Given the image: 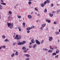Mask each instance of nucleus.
I'll use <instances>...</instances> for the list:
<instances>
[{
    "label": "nucleus",
    "instance_id": "f257e3e1",
    "mask_svg": "<svg viewBox=\"0 0 60 60\" xmlns=\"http://www.w3.org/2000/svg\"><path fill=\"white\" fill-rule=\"evenodd\" d=\"M7 25L8 27H10V28H12L13 27V23H12V24L10 23H8L7 24Z\"/></svg>",
    "mask_w": 60,
    "mask_h": 60
},
{
    "label": "nucleus",
    "instance_id": "f03ea898",
    "mask_svg": "<svg viewBox=\"0 0 60 60\" xmlns=\"http://www.w3.org/2000/svg\"><path fill=\"white\" fill-rule=\"evenodd\" d=\"M35 42L37 44H38V45H40V42H39V41H38V40H36Z\"/></svg>",
    "mask_w": 60,
    "mask_h": 60
},
{
    "label": "nucleus",
    "instance_id": "7ed1b4c3",
    "mask_svg": "<svg viewBox=\"0 0 60 60\" xmlns=\"http://www.w3.org/2000/svg\"><path fill=\"white\" fill-rule=\"evenodd\" d=\"M53 39V38L52 37H49V40L50 41H51Z\"/></svg>",
    "mask_w": 60,
    "mask_h": 60
},
{
    "label": "nucleus",
    "instance_id": "20e7f679",
    "mask_svg": "<svg viewBox=\"0 0 60 60\" xmlns=\"http://www.w3.org/2000/svg\"><path fill=\"white\" fill-rule=\"evenodd\" d=\"M21 36L19 35L18 37V38H16V39L17 40H19V39H21Z\"/></svg>",
    "mask_w": 60,
    "mask_h": 60
},
{
    "label": "nucleus",
    "instance_id": "39448f33",
    "mask_svg": "<svg viewBox=\"0 0 60 60\" xmlns=\"http://www.w3.org/2000/svg\"><path fill=\"white\" fill-rule=\"evenodd\" d=\"M21 42L22 45H23V44H24L26 43V41H23L22 42Z\"/></svg>",
    "mask_w": 60,
    "mask_h": 60
},
{
    "label": "nucleus",
    "instance_id": "423d86ee",
    "mask_svg": "<svg viewBox=\"0 0 60 60\" xmlns=\"http://www.w3.org/2000/svg\"><path fill=\"white\" fill-rule=\"evenodd\" d=\"M31 29H32V28L30 27H28L26 28V30H30Z\"/></svg>",
    "mask_w": 60,
    "mask_h": 60
},
{
    "label": "nucleus",
    "instance_id": "0eeeda50",
    "mask_svg": "<svg viewBox=\"0 0 60 60\" xmlns=\"http://www.w3.org/2000/svg\"><path fill=\"white\" fill-rule=\"evenodd\" d=\"M28 17L29 19H31L32 18V17L31 15H28Z\"/></svg>",
    "mask_w": 60,
    "mask_h": 60
},
{
    "label": "nucleus",
    "instance_id": "6e6552de",
    "mask_svg": "<svg viewBox=\"0 0 60 60\" xmlns=\"http://www.w3.org/2000/svg\"><path fill=\"white\" fill-rule=\"evenodd\" d=\"M17 45H22V43L21 42H19V43H17Z\"/></svg>",
    "mask_w": 60,
    "mask_h": 60
},
{
    "label": "nucleus",
    "instance_id": "1a4fd4ad",
    "mask_svg": "<svg viewBox=\"0 0 60 60\" xmlns=\"http://www.w3.org/2000/svg\"><path fill=\"white\" fill-rule=\"evenodd\" d=\"M59 52V49H57L56 51V54H58Z\"/></svg>",
    "mask_w": 60,
    "mask_h": 60
},
{
    "label": "nucleus",
    "instance_id": "9d476101",
    "mask_svg": "<svg viewBox=\"0 0 60 60\" xmlns=\"http://www.w3.org/2000/svg\"><path fill=\"white\" fill-rule=\"evenodd\" d=\"M31 41L32 43H34V39H32V40H31Z\"/></svg>",
    "mask_w": 60,
    "mask_h": 60
},
{
    "label": "nucleus",
    "instance_id": "9b49d317",
    "mask_svg": "<svg viewBox=\"0 0 60 60\" xmlns=\"http://www.w3.org/2000/svg\"><path fill=\"white\" fill-rule=\"evenodd\" d=\"M46 25V24H43L41 25V26H42V27H45V26Z\"/></svg>",
    "mask_w": 60,
    "mask_h": 60
},
{
    "label": "nucleus",
    "instance_id": "f8f14e48",
    "mask_svg": "<svg viewBox=\"0 0 60 60\" xmlns=\"http://www.w3.org/2000/svg\"><path fill=\"white\" fill-rule=\"evenodd\" d=\"M46 22H48V23H50V22H51L50 20L47 19H46Z\"/></svg>",
    "mask_w": 60,
    "mask_h": 60
},
{
    "label": "nucleus",
    "instance_id": "ddd939ff",
    "mask_svg": "<svg viewBox=\"0 0 60 60\" xmlns=\"http://www.w3.org/2000/svg\"><path fill=\"white\" fill-rule=\"evenodd\" d=\"M41 5L42 7H43L45 6V5L43 4H41Z\"/></svg>",
    "mask_w": 60,
    "mask_h": 60
},
{
    "label": "nucleus",
    "instance_id": "4468645a",
    "mask_svg": "<svg viewBox=\"0 0 60 60\" xmlns=\"http://www.w3.org/2000/svg\"><path fill=\"white\" fill-rule=\"evenodd\" d=\"M49 15H50V16L51 17H52L53 15L51 14V13H50Z\"/></svg>",
    "mask_w": 60,
    "mask_h": 60
},
{
    "label": "nucleus",
    "instance_id": "2eb2a0df",
    "mask_svg": "<svg viewBox=\"0 0 60 60\" xmlns=\"http://www.w3.org/2000/svg\"><path fill=\"white\" fill-rule=\"evenodd\" d=\"M22 49H23L24 50H26V48L25 47H23L22 48Z\"/></svg>",
    "mask_w": 60,
    "mask_h": 60
},
{
    "label": "nucleus",
    "instance_id": "dca6fc26",
    "mask_svg": "<svg viewBox=\"0 0 60 60\" xmlns=\"http://www.w3.org/2000/svg\"><path fill=\"white\" fill-rule=\"evenodd\" d=\"M43 50H45V51H48V49L46 48H43Z\"/></svg>",
    "mask_w": 60,
    "mask_h": 60
},
{
    "label": "nucleus",
    "instance_id": "f3484780",
    "mask_svg": "<svg viewBox=\"0 0 60 60\" xmlns=\"http://www.w3.org/2000/svg\"><path fill=\"white\" fill-rule=\"evenodd\" d=\"M52 51H52V50H48V52L49 53H51V52H52Z\"/></svg>",
    "mask_w": 60,
    "mask_h": 60
},
{
    "label": "nucleus",
    "instance_id": "a211bd4d",
    "mask_svg": "<svg viewBox=\"0 0 60 60\" xmlns=\"http://www.w3.org/2000/svg\"><path fill=\"white\" fill-rule=\"evenodd\" d=\"M55 34L56 35H58V34H59V32H55Z\"/></svg>",
    "mask_w": 60,
    "mask_h": 60
},
{
    "label": "nucleus",
    "instance_id": "6ab92c4d",
    "mask_svg": "<svg viewBox=\"0 0 60 60\" xmlns=\"http://www.w3.org/2000/svg\"><path fill=\"white\" fill-rule=\"evenodd\" d=\"M18 54H18V52L17 51L16 52L15 54V55L17 56V55H18Z\"/></svg>",
    "mask_w": 60,
    "mask_h": 60
},
{
    "label": "nucleus",
    "instance_id": "aec40b11",
    "mask_svg": "<svg viewBox=\"0 0 60 60\" xmlns=\"http://www.w3.org/2000/svg\"><path fill=\"white\" fill-rule=\"evenodd\" d=\"M25 55L26 56H27L28 57H29L30 56V55L28 54H25Z\"/></svg>",
    "mask_w": 60,
    "mask_h": 60
},
{
    "label": "nucleus",
    "instance_id": "412c9836",
    "mask_svg": "<svg viewBox=\"0 0 60 60\" xmlns=\"http://www.w3.org/2000/svg\"><path fill=\"white\" fill-rule=\"evenodd\" d=\"M18 28L19 29V31H21V29H20V27H19V26H18Z\"/></svg>",
    "mask_w": 60,
    "mask_h": 60
},
{
    "label": "nucleus",
    "instance_id": "4be33fe9",
    "mask_svg": "<svg viewBox=\"0 0 60 60\" xmlns=\"http://www.w3.org/2000/svg\"><path fill=\"white\" fill-rule=\"evenodd\" d=\"M37 47V45L36 44L34 45L33 46V47L34 48H35V47Z\"/></svg>",
    "mask_w": 60,
    "mask_h": 60
},
{
    "label": "nucleus",
    "instance_id": "5701e85b",
    "mask_svg": "<svg viewBox=\"0 0 60 60\" xmlns=\"http://www.w3.org/2000/svg\"><path fill=\"white\" fill-rule=\"evenodd\" d=\"M3 9V7H2V5L0 4V9Z\"/></svg>",
    "mask_w": 60,
    "mask_h": 60
},
{
    "label": "nucleus",
    "instance_id": "b1692460",
    "mask_svg": "<svg viewBox=\"0 0 60 60\" xmlns=\"http://www.w3.org/2000/svg\"><path fill=\"white\" fill-rule=\"evenodd\" d=\"M17 17H18V18L19 19H20L21 18V16H19V15H17Z\"/></svg>",
    "mask_w": 60,
    "mask_h": 60
},
{
    "label": "nucleus",
    "instance_id": "393cba45",
    "mask_svg": "<svg viewBox=\"0 0 60 60\" xmlns=\"http://www.w3.org/2000/svg\"><path fill=\"white\" fill-rule=\"evenodd\" d=\"M58 55H57L56 56H55V58H58Z\"/></svg>",
    "mask_w": 60,
    "mask_h": 60
},
{
    "label": "nucleus",
    "instance_id": "a878e982",
    "mask_svg": "<svg viewBox=\"0 0 60 60\" xmlns=\"http://www.w3.org/2000/svg\"><path fill=\"white\" fill-rule=\"evenodd\" d=\"M44 42V40H42V41H41V42H40L41 43V44H42Z\"/></svg>",
    "mask_w": 60,
    "mask_h": 60
},
{
    "label": "nucleus",
    "instance_id": "bb28decb",
    "mask_svg": "<svg viewBox=\"0 0 60 60\" xmlns=\"http://www.w3.org/2000/svg\"><path fill=\"white\" fill-rule=\"evenodd\" d=\"M46 3H47V1H45L44 3L43 4L44 5H46Z\"/></svg>",
    "mask_w": 60,
    "mask_h": 60
},
{
    "label": "nucleus",
    "instance_id": "cd10ccee",
    "mask_svg": "<svg viewBox=\"0 0 60 60\" xmlns=\"http://www.w3.org/2000/svg\"><path fill=\"white\" fill-rule=\"evenodd\" d=\"M14 55H15L14 54V53H13L11 55V56L12 57H13V56H14Z\"/></svg>",
    "mask_w": 60,
    "mask_h": 60
},
{
    "label": "nucleus",
    "instance_id": "c85d7f7f",
    "mask_svg": "<svg viewBox=\"0 0 60 60\" xmlns=\"http://www.w3.org/2000/svg\"><path fill=\"white\" fill-rule=\"evenodd\" d=\"M43 27L41 26V27L40 28L41 30H43Z\"/></svg>",
    "mask_w": 60,
    "mask_h": 60
},
{
    "label": "nucleus",
    "instance_id": "c756f323",
    "mask_svg": "<svg viewBox=\"0 0 60 60\" xmlns=\"http://www.w3.org/2000/svg\"><path fill=\"white\" fill-rule=\"evenodd\" d=\"M47 11V10L46 9H45V11H44V12H45V13H46V12Z\"/></svg>",
    "mask_w": 60,
    "mask_h": 60
},
{
    "label": "nucleus",
    "instance_id": "7c9ffc66",
    "mask_svg": "<svg viewBox=\"0 0 60 60\" xmlns=\"http://www.w3.org/2000/svg\"><path fill=\"white\" fill-rule=\"evenodd\" d=\"M54 24H57V22H54Z\"/></svg>",
    "mask_w": 60,
    "mask_h": 60
},
{
    "label": "nucleus",
    "instance_id": "2f4dec72",
    "mask_svg": "<svg viewBox=\"0 0 60 60\" xmlns=\"http://www.w3.org/2000/svg\"><path fill=\"white\" fill-rule=\"evenodd\" d=\"M28 4L30 5V4H32V2L31 1H29L28 2Z\"/></svg>",
    "mask_w": 60,
    "mask_h": 60
},
{
    "label": "nucleus",
    "instance_id": "473e14b6",
    "mask_svg": "<svg viewBox=\"0 0 60 60\" xmlns=\"http://www.w3.org/2000/svg\"><path fill=\"white\" fill-rule=\"evenodd\" d=\"M9 14H12V12H11V11H9Z\"/></svg>",
    "mask_w": 60,
    "mask_h": 60
},
{
    "label": "nucleus",
    "instance_id": "72a5a7b5",
    "mask_svg": "<svg viewBox=\"0 0 60 60\" xmlns=\"http://www.w3.org/2000/svg\"><path fill=\"white\" fill-rule=\"evenodd\" d=\"M16 44V42L14 43L13 44V45H14V46H15V45Z\"/></svg>",
    "mask_w": 60,
    "mask_h": 60
},
{
    "label": "nucleus",
    "instance_id": "f704fd0d",
    "mask_svg": "<svg viewBox=\"0 0 60 60\" xmlns=\"http://www.w3.org/2000/svg\"><path fill=\"white\" fill-rule=\"evenodd\" d=\"M2 4H3V5H6V3H2Z\"/></svg>",
    "mask_w": 60,
    "mask_h": 60
},
{
    "label": "nucleus",
    "instance_id": "c9c22d12",
    "mask_svg": "<svg viewBox=\"0 0 60 60\" xmlns=\"http://www.w3.org/2000/svg\"><path fill=\"white\" fill-rule=\"evenodd\" d=\"M53 56H54L55 55H56V53H54L52 54Z\"/></svg>",
    "mask_w": 60,
    "mask_h": 60
},
{
    "label": "nucleus",
    "instance_id": "e433bc0d",
    "mask_svg": "<svg viewBox=\"0 0 60 60\" xmlns=\"http://www.w3.org/2000/svg\"><path fill=\"white\" fill-rule=\"evenodd\" d=\"M50 49H52L53 50V48H52L51 46H50Z\"/></svg>",
    "mask_w": 60,
    "mask_h": 60
},
{
    "label": "nucleus",
    "instance_id": "4c0bfd02",
    "mask_svg": "<svg viewBox=\"0 0 60 60\" xmlns=\"http://www.w3.org/2000/svg\"><path fill=\"white\" fill-rule=\"evenodd\" d=\"M32 47V46L31 45H30L29 46V48H31Z\"/></svg>",
    "mask_w": 60,
    "mask_h": 60
},
{
    "label": "nucleus",
    "instance_id": "58836bf2",
    "mask_svg": "<svg viewBox=\"0 0 60 60\" xmlns=\"http://www.w3.org/2000/svg\"><path fill=\"white\" fill-rule=\"evenodd\" d=\"M47 3H49V2H50V1L49 0H47Z\"/></svg>",
    "mask_w": 60,
    "mask_h": 60
},
{
    "label": "nucleus",
    "instance_id": "ea45409f",
    "mask_svg": "<svg viewBox=\"0 0 60 60\" xmlns=\"http://www.w3.org/2000/svg\"><path fill=\"white\" fill-rule=\"evenodd\" d=\"M2 37L3 38H5V36L4 35H3L2 36Z\"/></svg>",
    "mask_w": 60,
    "mask_h": 60
},
{
    "label": "nucleus",
    "instance_id": "a19ab883",
    "mask_svg": "<svg viewBox=\"0 0 60 60\" xmlns=\"http://www.w3.org/2000/svg\"><path fill=\"white\" fill-rule=\"evenodd\" d=\"M2 47H3L4 48H5V47H6V46H4V45L3 46H2Z\"/></svg>",
    "mask_w": 60,
    "mask_h": 60
},
{
    "label": "nucleus",
    "instance_id": "79ce46f5",
    "mask_svg": "<svg viewBox=\"0 0 60 60\" xmlns=\"http://www.w3.org/2000/svg\"><path fill=\"white\" fill-rule=\"evenodd\" d=\"M35 10H36V11H37L38 10H37V8H35Z\"/></svg>",
    "mask_w": 60,
    "mask_h": 60
},
{
    "label": "nucleus",
    "instance_id": "37998d69",
    "mask_svg": "<svg viewBox=\"0 0 60 60\" xmlns=\"http://www.w3.org/2000/svg\"><path fill=\"white\" fill-rule=\"evenodd\" d=\"M51 7H53V6H54V5H53V4H51Z\"/></svg>",
    "mask_w": 60,
    "mask_h": 60
},
{
    "label": "nucleus",
    "instance_id": "c03bdc74",
    "mask_svg": "<svg viewBox=\"0 0 60 60\" xmlns=\"http://www.w3.org/2000/svg\"><path fill=\"white\" fill-rule=\"evenodd\" d=\"M52 12V13H56V12L54 11H53Z\"/></svg>",
    "mask_w": 60,
    "mask_h": 60
},
{
    "label": "nucleus",
    "instance_id": "a18cd8bd",
    "mask_svg": "<svg viewBox=\"0 0 60 60\" xmlns=\"http://www.w3.org/2000/svg\"><path fill=\"white\" fill-rule=\"evenodd\" d=\"M27 33H30V31H29V30H27Z\"/></svg>",
    "mask_w": 60,
    "mask_h": 60
},
{
    "label": "nucleus",
    "instance_id": "49530a36",
    "mask_svg": "<svg viewBox=\"0 0 60 60\" xmlns=\"http://www.w3.org/2000/svg\"><path fill=\"white\" fill-rule=\"evenodd\" d=\"M11 18V17L10 16H8V19H10Z\"/></svg>",
    "mask_w": 60,
    "mask_h": 60
},
{
    "label": "nucleus",
    "instance_id": "de8ad7c7",
    "mask_svg": "<svg viewBox=\"0 0 60 60\" xmlns=\"http://www.w3.org/2000/svg\"><path fill=\"white\" fill-rule=\"evenodd\" d=\"M35 27L34 26H31V28H34Z\"/></svg>",
    "mask_w": 60,
    "mask_h": 60
},
{
    "label": "nucleus",
    "instance_id": "09e8293b",
    "mask_svg": "<svg viewBox=\"0 0 60 60\" xmlns=\"http://www.w3.org/2000/svg\"><path fill=\"white\" fill-rule=\"evenodd\" d=\"M5 41H8V40H7V39H5Z\"/></svg>",
    "mask_w": 60,
    "mask_h": 60
},
{
    "label": "nucleus",
    "instance_id": "8fccbe9b",
    "mask_svg": "<svg viewBox=\"0 0 60 60\" xmlns=\"http://www.w3.org/2000/svg\"><path fill=\"white\" fill-rule=\"evenodd\" d=\"M29 60V58H27V59L26 60Z\"/></svg>",
    "mask_w": 60,
    "mask_h": 60
},
{
    "label": "nucleus",
    "instance_id": "3c124183",
    "mask_svg": "<svg viewBox=\"0 0 60 60\" xmlns=\"http://www.w3.org/2000/svg\"><path fill=\"white\" fill-rule=\"evenodd\" d=\"M16 38H18V35H16Z\"/></svg>",
    "mask_w": 60,
    "mask_h": 60
},
{
    "label": "nucleus",
    "instance_id": "603ef678",
    "mask_svg": "<svg viewBox=\"0 0 60 60\" xmlns=\"http://www.w3.org/2000/svg\"><path fill=\"white\" fill-rule=\"evenodd\" d=\"M23 25H25V22L23 23Z\"/></svg>",
    "mask_w": 60,
    "mask_h": 60
},
{
    "label": "nucleus",
    "instance_id": "864d4df0",
    "mask_svg": "<svg viewBox=\"0 0 60 60\" xmlns=\"http://www.w3.org/2000/svg\"><path fill=\"white\" fill-rule=\"evenodd\" d=\"M27 52V51L26 50H24V52H25V53L26 52Z\"/></svg>",
    "mask_w": 60,
    "mask_h": 60
},
{
    "label": "nucleus",
    "instance_id": "5fc2aeb1",
    "mask_svg": "<svg viewBox=\"0 0 60 60\" xmlns=\"http://www.w3.org/2000/svg\"><path fill=\"white\" fill-rule=\"evenodd\" d=\"M33 13H34V12H32L31 13V14H33Z\"/></svg>",
    "mask_w": 60,
    "mask_h": 60
},
{
    "label": "nucleus",
    "instance_id": "6e6d98bb",
    "mask_svg": "<svg viewBox=\"0 0 60 60\" xmlns=\"http://www.w3.org/2000/svg\"><path fill=\"white\" fill-rule=\"evenodd\" d=\"M1 18H2V16L1 15H0V19H1Z\"/></svg>",
    "mask_w": 60,
    "mask_h": 60
},
{
    "label": "nucleus",
    "instance_id": "4d7b16f0",
    "mask_svg": "<svg viewBox=\"0 0 60 60\" xmlns=\"http://www.w3.org/2000/svg\"><path fill=\"white\" fill-rule=\"evenodd\" d=\"M2 46H1V47H0V49H2Z\"/></svg>",
    "mask_w": 60,
    "mask_h": 60
},
{
    "label": "nucleus",
    "instance_id": "13d9d810",
    "mask_svg": "<svg viewBox=\"0 0 60 60\" xmlns=\"http://www.w3.org/2000/svg\"><path fill=\"white\" fill-rule=\"evenodd\" d=\"M1 2H4V1H3V0H1Z\"/></svg>",
    "mask_w": 60,
    "mask_h": 60
},
{
    "label": "nucleus",
    "instance_id": "bf43d9fd",
    "mask_svg": "<svg viewBox=\"0 0 60 60\" xmlns=\"http://www.w3.org/2000/svg\"><path fill=\"white\" fill-rule=\"evenodd\" d=\"M31 44H32V43H31V42H30V45H31Z\"/></svg>",
    "mask_w": 60,
    "mask_h": 60
},
{
    "label": "nucleus",
    "instance_id": "052dcab7",
    "mask_svg": "<svg viewBox=\"0 0 60 60\" xmlns=\"http://www.w3.org/2000/svg\"><path fill=\"white\" fill-rule=\"evenodd\" d=\"M13 37H14H14H15V35H14L13 36Z\"/></svg>",
    "mask_w": 60,
    "mask_h": 60
},
{
    "label": "nucleus",
    "instance_id": "680f3d73",
    "mask_svg": "<svg viewBox=\"0 0 60 60\" xmlns=\"http://www.w3.org/2000/svg\"><path fill=\"white\" fill-rule=\"evenodd\" d=\"M15 29H18V27H15Z\"/></svg>",
    "mask_w": 60,
    "mask_h": 60
},
{
    "label": "nucleus",
    "instance_id": "e2e57ef3",
    "mask_svg": "<svg viewBox=\"0 0 60 60\" xmlns=\"http://www.w3.org/2000/svg\"><path fill=\"white\" fill-rule=\"evenodd\" d=\"M59 41H60L58 39V42H59Z\"/></svg>",
    "mask_w": 60,
    "mask_h": 60
},
{
    "label": "nucleus",
    "instance_id": "0e129e2a",
    "mask_svg": "<svg viewBox=\"0 0 60 60\" xmlns=\"http://www.w3.org/2000/svg\"><path fill=\"white\" fill-rule=\"evenodd\" d=\"M16 6H18V4H16Z\"/></svg>",
    "mask_w": 60,
    "mask_h": 60
},
{
    "label": "nucleus",
    "instance_id": "69168bd1",
    "mask_svg": "<svg viewBox=\"0 0 60 60\" xmlns=\"http://www.w3.org/2000/svg\"><path fill=\"white\" fill-rule=\"evenodd\" d=\"M37 15H38V16H40V14H38Z\"/></svg>",
    "mask_w": 60,
    "mask_h": 60
},
{
    "label": "nucleus",
    "instance_id": "338daca9",
    "mask_svg": "<svg viewBox=\"0 0 60 60\" xmlns=\"http://www.w3.org/2000/svg\"><path fill=\"white\" fill-rule=\"evenodd\" d=\"M29 49H26V50H28Z\"/></svg>",
    "mask_w": 60,
    "mask_h": 60
},
{
    "label": "nucleus",
    "instance_id": "774afa93",
    "mask_svg": "<svg viewBox=\"0 0 60 60\" xmlns=\"http://www.w3.org/2000/svg\"><path fill=\"white\" fill-rule=\"evenodd\" d=\"M59 32H60V29H59Z\"/></svg>",
    "mask_w": 60,
    "mask_h": 60
}]
</instances>
